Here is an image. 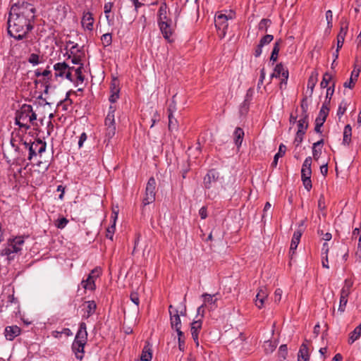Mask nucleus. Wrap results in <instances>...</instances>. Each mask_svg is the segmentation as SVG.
<instances>
[{
	"label": "nucleus",
	"instance_id": "nucleus-31",
	"mask_svg": "<svg viewBox=\"0 0 361 361\" xmlns=\"http://www.w3.org/2000/svg\"><path fill=\"white\" fill-rule=\"evenodd\" d=\"M114 216L112 217L114 219L113 224L111 226L108 227V228L106 230V238L110 240H113L114 233L115 229H116V220L117 216H118L117 212H114Z\"/></svg>",
	"mask_w": 361,
	"mask_h": 361
},
{
	"label": "nucleus",
	"instance_id": "nucleus-12",
	"mask_svg": "<svg viewBox=\"0 0 361 361\" xmlns=\"http://www.w3.org/2000/svg\"><path fill=\"white\" fill-rule=\"evenodd\" d=\"M268 292L265 287H261L256 295L255 305L259 309H262L264 306V301L267 298Z\"/></svg>",
	"mask_w": 361,
	"mask_h": 361
},
{
	"label": "nucleus",
	"instance_id": "nucleus-64",
	"mask_svg": "<svg viewBox=\"0 0 361 361\" xmlns=\"http://www.w3.org/2000/svg\"><path fill=\"white\" fill-rule=\"evenodd\" d=\"M36 119H37V115L32 110V112L29 114L28 122H30L32 125L34 126L35 121H36Z\"/></svg>",
	"mask_w": 361,
	"mask_h": 361
},
{
	"label": "nucleus",
	"instance_id": "nucleus-59",
	"mask_svg": "<svg viewBox=\"0 0 361 361\" xmlns=\"http://www.w3.org/2000/svg\"><path fill=\"white\" fill-rule=\"evenodd\" d=\"M130 298L134 304H135L136 305H139L140 299L138 294L137 293H132L130 295Z\"/></svg>",
	"mask_w": 361,
	"mask_h": 361
},
{
	"label": "nucleus",
	"instance_id": "nucleus-23",
	"mask_svg": "<svg viewBox=\"0 0 361 361\" xmlns=\"http://www.w3.org/2000/svg\"><path fill=\"white\" fill-rule=\"evenodd\" d=\"M353 285V282L350 279H345L344 285L341 290V295L342 297L348 298L350 294L351 288Z\"/></svg>",
	"mask_w": 361,
	"mask_h": 361
},
{
	"label": "nucleus",
	"instance_id": "nucleus-30",
	"mask_svg": "<svg viewBox=\"0 0 361 361\" xmlns=\"http://www.w3.org/2000/svg\"><path fill=\"white\" fill-rule=\"evenodd\" d=\"M235 142L237 146H240L242 144L243 139L244 137V131L241 128H236L234 131Z\"/></svg>",
	"mask_w": 361,
	"mask_h": 361
},
{
	"label": "nucleus",
	"instance_id": "nucleus-17",
	"mask_svg": "<svg viewBox=\"0 0 361 361\" xmlns=\"http://www.w3.org/2000/svg\"><path fill=\"white\" fill-rule=\"evenodd\" d=\"M20 334V329L18 326H7L5 329V336L8 341H13Z\"/></svg>",
	"mask_w": 361,
	"mask_h": 361
},
{
	"label": "nucleus",
	"instance_id": "nucleus-13",
	"mask_svg": "<svg viewBox=\"0 0 361 361\" xmlns=\"http://www.w3.org/2000/svg\"><path fill=\"white\" fill-rule=\"evenodd\" d=\"M32 107L29 104H24L22 106L20 109L16 112V114L18 116V120H21L23 122L27 123L28 122V116L29 114L32 112Z\"/></svg>",
	"mask_w": 361,
	"mask_h": 361
},
{
	"label": "nucleus",
	"instance_id": "nucleus-10",
	"mask_svg": "<svg viewBox=\"0 0 361 361\" xmlns=\"http://www.w3.org/2000/svg\"><path fill=\"white\" fill-rule=\"evenodd\" d=\"M310 341L307 339H305V341L300 347V350L298 353V361H309L310 355L309 353V348L307 343Z\"/></svg>",
	"mask_w": 361,
	"mask_h": 361
},
{
	"label": "nucleus",
	"instance_id": "nucleus-39",
	"mask_svg": "<svg viewBox=\"0 0 361 361\" xmlns=\"http://www.w3.org/2000/svg\"><path fill=\"white\" fill-rule=\"evenodd\" d=\"M276 348V345L274 344L271 341H267L264 342V348L266 353H272Z\"/></svg>",
	"mask_w": 361,
	"mask_h": 361
},
{
	"label": "nucleus",
	"instance_id": "nucleus-56",
	"mask_svg": "<svg viewBox=\"0 0 361 361\" xmlns=\"http://www.w3.org/2000/svg\"><path fill=\"white\" fill-rule=\"evenodd\" d=\"M279 354L280 355L283 357V358H286V356L288 353V348H287V345H281L280 347H279Z\"/></svg>",
	"mask_w": 361,
	"mask_h": 361
},
{
	"label": "nucleus",
	"instance_id": "nucleus-51",
	"mask_svg": "<svg viewBox=\"0 0 361 361\" xmlns=\"http://www.w3.org/2000/svg\"><path fill=\"white\" fill-rule=\"evenodd\" d=\"M28 61L33 64L37 65L39 63V56L37 54H31L29 56Z\"/></svg>",
	"mask_w": 361,
	"mask_h": 361
},
{
	"label": "nucleus",
	"instance_id": "nucleus-49",
	"mask_svg": "<svg viewBox=\"0 0 361 361\" xmlns=\"http://www.w3.org/2000/svg\"><path fill=\"white\" fill-rule=\"evenodd\" d=\"M300 107L302 109L301 115L302 116L308 115V114H307L308 104H307L306 97H305L302 99L301 104H300Z\"/></svg>",
	"mask_w": 361,
	"mask_h": 361
},
{
	"label": "nucleus",
	"instance_id": "nucleus-57",
	"mask_svg": "<svg viewBox=\"0 0 361 361\" xmlns=\"http://www.w3.org/2000/svg\"><path fill=\"white\" fill-rule=\"evenodd\" d=\"M111 8H112L111 3H107V4H104V13L106 14V19L108 21L109 20V16L108 14L111 12Z\"/></svg>",
	"mask_w": 361,
	"mask_h": 361
},
{
	"label": "nucleus",
	"instance_id": "nucleus-58",
	"mask_svg": "<svg viewBox=\"0 0 361 361\" xmlns=\"http://www.w3.org/2000/svg\"><path fill=\"white\" fill-rule=\"evenodd\" d=\"M282 290L280 288H277L274 292V301L276 302H280L282 296Z\"/></svg>",
	"mask_w": 361,
	"mask_h": 361
},
{
	"label": "nucleus",
	"instance_id": "nucleus-52",
	"mask_svg": "<svg viewBox=\"0 0 361 361\" xmlns=\"http://www.w3.org/2000/svg\"><path fill=\"white\" fill-rule=\"evenodd\" d=\"M15 123L18 125L20 128H25V130H28L30 128V126L27 123L23 122L21 120H18V116L16 115Z\"/></svg>",
	"mask_w": 361,
	"mask_h": 361
},
{
	"label": "nucleus",
	"instance_id": "nucleus-29",
	"mask_svg": "<svg viewBox=\"0 0 361 361\" xmlns=\"http://www.w3.org/2000/svg\"><path fill=\"white\" fill-rule=\"evenodd\" d=\"M348 22L345 19H342L341 21L340 31H339L337 37H340V39H341V38L345 39V37L348 32Z\"/></svg>",
	"mask_w": 361,
	"mask_h": 361
},
{
	"label": "nucleus",
	"instance_id": "nucleus-32",
	"mask_svg": "<svg viewBox=\"0 0 361 361\" xmlns=\"http://www.w3.org/2000/svg\"><path fill=\"white\" fill-rule=\"evenodd\" d=\"M152 357V353L150 348L148 345H145L143 348L142 355L140 357L141 361H151Z\"/></svg>",
	"mask_w": 361,
	"mask_h": 361
},
{
	"label": "nucleus",
	"instance_id": "nucleus-26",
	"mask_svg": "<svg viewBox=\"0 0 361 361\" xmlns=\"http://www.w3.org/2000/svg\"><path fill=\"white\" fill-rule=\"evenodd\" d=\"M286 151V146L281 143L279 145V152L275 154V156L274 157V160L271 163V166L276 167L277 166L278 160H279V157H282L285 154Z\"/></svg>",
	"mask_w": 361,
	"mask_h": 361
},
{
	"label": "nucleus",
	"instance_id": "nucleus-43",
	"mask_svg": "<svg viewBox=\"0 0 361 361\" xmlns=\"http://www.w3.org/2000/svg\"><path fill=\"white\" fill-rule=\"evenodd\" d=\"M305 134V132L301 131V130H298L294 140V144L296 147H298L301 144Z\"/></svg>",
	"mask_w": 361,
	"mask_h": 361
},
{
	"label": "nucleus",
	"instance_id": "nucleus-50",
	"mask_svg": "<svg viewBox=\"0 0 361 361\" xmlns=\"http://www.w3.org/2000/svg\"><path fill=\"white\" fill-rule=\"evenodd\" d=\"M115 125V115L108 113L105 118V126Z\"/></svg>",
	"mask_w": 361,
	"mask_h": 361
},
{
	"label": "nucleus",
	"instance_id": "nucleus-2",
	"mask_svg": "<svg viewBox=\"0 0 361 361\" xmlns=\"http://www.w3.org/2000/svg\"><path fill=\"white\" fill-rule=\"evenodd\" d=\"M222 178L219 172L214 169L208 171L203 179V185L205 189V194L209 199H214L219 194V188H216V183Z\"/></svg>",
	"mask_w": 361,
	"mask_h": 361
},
{
	"label": "nucleus",
	"instance_id": "nucleus-38",
	"mask_svg": "<svg viewBox=\"0 0 361 361\" xmlns=\"http://www.w3.org/2000/svg\"><path fill=\"white\" fill-rule=\"evenodd\" d=\"M178 334V348L180 351H183L185 348V336L182 331H176Z\"/></svg>",
	"mask_w": 361,
	"mask_h": 361
},
{
	"label": "nucleus",
	"instance_id": "nucleus-16",
	"mask_svg": "<svg viewBox=\"0 0 361 361\" xmlns=\"http://www.w3.org/2000/svg\"><path fill=\"white\" fill-rule=\"evenodd\" d=\"M82 26L90 31L93 29L94 18L92 14L90 12H86L83 13L82 20Z\"/></svg>",
	"mask_w": 361,
	"mask_h": 361
},
{
	"label": "nucleus",
	"instance_id": "nucleus-1",
	"mask_svg": "<svg viewBox=\"0 0 361 361\" xmlns=\"http://www.w3.org/2000/svg\"><path fill=\"white\" fill-rule=\"evenodd\" d=\"M35 8L32 4L25 1L14 4L10 10L8 18V33L18 40L23 39L33 26Z\"/></svg>",
	"mask_w": 361,
	"mask_h": 361
},
{
	"label": "nucleus",
	"instance_id": "nucleus-14",
	"mask_svg": "<svg viewBox=\"0 0 361 361\" xmlns=\"http://www.w3.org/2000/svg\"><path fill=\"white\" fill-rule=\"evenodd\" d=\"M111 95L109 97V101L111 103H114L117 101L119 97L120 88L118 87V81L116 79H114L110 86Z\"/></svg>",
	"mask_w": 361,
	"mask_h": 361
},
{
	"label": "nucleus",
	"instance_id": "nucleus-15",
	"mask_svg": "<svg viewBox=\"0 0 361 361\" xmlns=\"http://www.w3.org/2000/svg\"><path fill=\"white\" fill-rule=\"evenodd\" d=\"M283 78V80H288V71L286 69L282 63H279L274 68L273 73L271 75V78Z\"/></svg>",
	"mask_w": 361,
	"mask_h": 361
},
{
	"label": "nucleus",
	"instance_id": "nucleus-41",
	"mask_svg": "<svg viewBox=\"0 0 361 361\" xmlns=\"http://www.w3.org/2000/svg\"><path fill=\"white\" fill-rule=\"evenodd\" d=\"M101 40L104 44V47H108L111 45L112 42L111 35L110 33L104 34L101 37Z\"/></svg>",
	"mask_w": 361,
	"mask_h": 361
},
{
	"label": "nucleus",
	"instance_id": "nucleus-55",
	"mask_svg": "<svg viewBox=\"0 0 361 361\" xmlns=\"http://www.w3.org/2000/svg\"><path fill=\"white\" fill-rule=\"evenodd\" d=\"M302 183H303L305 188L307 191H310L312 187L311 178H306L302 179Z\"/></svg>",
	"mask_w": 361,
	"mask_h": 361
},
{
	"label": "nucleus",
	"instance_id": "nucleus-25",
	"mask_svg": "<svg viewBox=\"0 0 361 361\" xmlns=\"http://www.w3.org/2000/svg\"><path fill=\"white\" fill-rule=\"evenodd\" d=\"M175 96L173 97L171 103L169 104L168 108V113H169V129H171L172 126V118H173V114L174 111H176V102L174 99Z\"/></svg>",
	"mask_w": 361,
	"mask_h": 361
},
{
	"label": "nucleus",
	"instance_id": "nucleus-46",
	"mask_svg": "<svg viewBox=\"0 0 361 361\" xmlns=\"http://www.w3.org/2000/svg\"><path fill=\"white\" fill-rule=\"evenodd\" d=\"M347 303H348V298L340 296L338 311L341 312H343L345 311V306H346Z\"/></svg>",
	"mask_w": 361,
	"mask_h": 361
},
{
	"label": "nucleus",
	"instance_id": "nucleus-61",
	"mask_svg": "<svg viewBox=\"0 0 361 361\" xmlns=\"http://www.w3.org/2000/svg\"><path fill=\"white\" fill-rule=\"evenodd\" d=\"M264 78H265V70L263 68L260 71V77H259L258 84H257L258 88H259L260 85H262L263 84Z\"/></svg>",
	"mask_w": 361,
	"mask_h": 361
},
{
	"label": "nucleus",
	"instance_id": "nucleus-20",
	"mask_svg": "<svg viewBox=\"0 0 361 361\" xmlns=\"http://www.w3.org/2000/svg\"><path fill=\"white\" fill-rule=\"evenodd\" d=\"M68 68V65L66 63H56L54 66V69L55 71V77H63Z\"/></svg>",
	"mask_w": 361,
	"mask_h": 361
},
{
	"label": "nucleus",
	"instance_id": "nucleus-18",
	"mask_svg": "<svg viewBox=\"0 0 361 361\" xmlns=\"http://www.w3.org/2000/svg\"><path fill=\"white\" fill-rule=\"evenodd\" d=\"M301 235H302V233L300 231H296L293 233L291 243H290V259H293V255L295 253V250L298 247V245L300 240Z\"/></svg>",
	"mask_w": 361,
	"mask_h": 361
},
{
	"label": "nucleus",
	"instance_id": "nucleus-53",
	"mask_svg": "<svg viewBox=\"0 0 361 361\" xmlns=\"http://www.w3.org/2000/svg\"><path fill=\"white\" fill-rule=\"evenodd\" d=\"M326 19L327 21V26L329 28L332 27L333 13L331 10H328L326 12Z\"/></svg>",
	"mask_w": 361,
	"mask_h": 361
},
{
	"label": "nucleus",
	"instance_id": "nucleus-35",
	"mask_svg": "<svg viewBox=\"0 0 361 361\" xmlns=\"http://www.w3.org/2000/svg\"><path fill=\"white\" fill-rule=\"evenodd\" d=\"M166 4H163L160 7H159V23L161 22V21H166V20H169L168 18H167V16H166Z\"/></svg>",
	"mask_w": 361,
	"mask_h": 361
},
{
	"label": "nucleus",
	"instance_id": "nucleus-44",
	"mask_svg": "<svg viewBox=\"0 0 361 361\" xmlns=\"http://www.w3.org/2000/svg\"><path fill=\"white\" fill-rule=\"evenodd\" d=\"M101 274H102L101 268L100 267H95L89 274L88 277L94 281L95 279L97 278H98Z\"/></svg>",
	"mask_w": 361,
	"mask_h": 361
},
{
	"label": "nucleus",
	"instance_id": "nucleus-8",
	"mask_svg": "<svg viewBox=\"0 0 361 361\" xmlns=\"http://www.w3.org/2000/svg\"><path fill=\"white\" fill-rule=\"evenodd\" d=\"M329 112V108L327 107L325 105H322L318 116L316 118L315 120V127H314V131L317 133H322L321 128L324 125V122L326 121V117Z\"/></svg>",
	"mask_w": 361,
	"mask_h": 361
},
{
	"label": "nucleus",
	"instance_id": "nucleus-47",
	"mask_svg": "<svg viewBox=\"0 0 361 361\" xmlns=\"http://www.w3.org/2000/svg\"><path fill=\"white\" fill-rule=\"evenodd\" d=\"M316 82H317V79L314 78L313 76H310L308 80V82H307V88L310 90V96L313 93V90H314V86L316 85Z\"/></svg>",
	"mask_w": 361,
	"mask_h": 361
},
{
	"label": "nucleus",
	"instance_id": "nucleus-21",
	"mask_svg": "<svg viewBox=\"0 0 361 361\" xmlns=\"http://www.w3.org/2000/svg\"><path fill=\"white\" fill-rule=\"evenodd\" d=\"M85 313L82 317L87 319L95 312L97 305L94 300L87 301L85 302Z\"/></svg>",
	"mask_w": 361,
	"mask_h": 361
},
{
	"label": "nucleus",
	"instance_id": "nucleus-7",
	"mask_svg": "<svg viewBox=\"0 0 361 361\" xmlns=\"http://www.w3.org/2000/svg\"><path fill=\"white\" fill-rule=\"evenodd\" d=\"M232 15L226 16L224 13H218L215 16V26L217 30L221 31V33L220 34L221 36H225L226 31L228 26V20L229 19H232Z\"/></svg>",
	"mask_w": 361,
	"mask_h": 361
},
{
	"label": "nucleus",
	"instance_id": "nucleus-62",
	"mask_svg": "<svg viewBox=\"0 0 361 361\" xmlns=\"http://www.w3.org/2000/svg\"><path fill=\"white\" fill-rule=\"evenodd\" d=\"M87 136L85 133H82L80 135V136L79 137V140H78V147H79V148H81L82 147L83 143L87 140Z\"/></svg>",
	"mask_w": 361,
	"mask_h": 361
},
{
	"label": "nucleus",
	"instance_id": "nucleus-27",
	"mask_svg": "<svg viewBox=\"0 0 361 361\" xmlns=\"http://www.w3.org/2000/svg\"><path fill=\"white\" fill-rule=\"evenodd\" d=\"M308 115H300V118L298 121V130H301V131L306 133L308 128Z\"/></svg>",
	"mask_w": 361,
	"mask_h": 361
},
{
	"label": "nucleus",
	"instance_id": "nucleus-24",
	"mask_svg": "<svg viewBox=\"0 0 361 361\" xmlns=\"http://www.w3.org/2000/svg\"><path fill=\"white\" fill-rule=\"evenodd\" d=\"M352 128L350 124L346 125L343 130V145H349L351 142Z\"/></svg>",
	"mask_w": 361,
	"mask_h": 361
},
{
	"label": "nucleus",
	"instance_id": "nucleus-40",
	"mask_svg": "<svg viewBox=\"0 0 361 361\" xmlns=\"http://www.w3.org/2000/svg\"><path fill=\"white\" fill-rule=\"evenodd\" d=\"M271 25V20L267 18H263L260 20L258 28L259 30L267 31L268 27Z\"/></svg>",
	"mask_w": 361,
	"mask_h": 361
},
{
	"label": "nucleus",
	"instance_id": "nucleus-28",
	"mask_svg": "<svg viewBox=\"0 0 361 361\" xmlns=\"http://www.w3.org/2000/svg\"><path fill=\"white\" fill-rule=\"evenodd\" d=\"M361 336V324L357 326L350 334L348 343L352 344Z\"/></svg>",
	"mask_w": 361,
	"mask_h": 361
},
{
	"label": "nucleus",
	"instance_id": "nucleus-63",
	"mask_svg": "<svg viewBox=\"0 0 361 361\" xmlns=\"http://www.w3.org/2000/svg\"><path fill=\"white\" fill-rule=\"evenodd\" d=\"M264 46H260V44L259 43L254 51V56L255 57H259L262 54V47Z\"/></svg>",
	"mask_w": 361,
	"mask_h": 361
},
{
	"label": "nucleus",
	"instance_id": "nucleus-5",
	"mask_svg": "<svg viewBox=\"0 0 361 361\" xmlns=\"http://www.w3.org/2000/svg\"><path fill=\"white\" fill-rule=\"evenodd\" d=\"M156 185L157 183L154 178H149L146 185L145 193L142 200L143 206L148 205L154 202L156 195Z\"/></svg>",
	"mask_w": 361,
	"mask_h": 361
},
{
	"label": "nucleus",
	"instance_id": "nucleus-48",
	"mask_svg": "<svg viewBox=\"0 0 361 361\" xmlns=\"http://www.w3.org/2000/svg\"><path fill=\"white\" fill-rule=\"evenodd\" d=\"M274 39V36L271 35H267L264 36L259 41L260 46H264L265 44H269Z\"/></svg>",
	"mask_w": 361,
	"mask_h": 361
},
{
	"label": "nucleus",
	"instance_id": "nucleus-4",
	"mask_svg": "<svg viewBox=\"0 0 361 361\" xmlns=\"http://www.w3.org/2000/svg\"><path fill=\"white\" fill-rule=\"evenodd\" d=\"M24 244V239L22 236L16 237L9 242L6 247L1 250V257L4 258V261L10 262L14 259L16 254L22 250V245Z\"/></svg>",
	"mask_w": 361,
	"mask_h": 361
},
{
	"label": "nucleus",
	"instance_id": "nucleus-6",
	"mask_svg": "<svg viewBox=\"0 0 361 361\" xmlns=\"http://www.w3.org/2000/svg\"><path fill=\"white\" fill-rule=\"evenodd\" d=\"M46 147L47 143L45 142L40 139L35 140L29 146L27 159L31 161L37 155L41 156L46 151Z\"/></svg>",
	"mask_w": 361,
	"mask_h": 361
},
{
	"label": "nucleus",
	"instance_id": "nucleus-3",
	"mask_svg": "<svg viewBox=\"0 0 361 361\" xmlns=\"http://www.w3.org/2000/svg\"><path fill=\"white\" fill-rule=\"evenodd\" d=\"M87 341V326L85 322H81L71 347L76 358L80 360H82L83 358L84 348Z\"/></svg>",
	"mask_w": 361,
	"mask_h": 361
},
{
	"label": "nucleus",
	"instance_id": "nucleus-54",
	"mask_svg": "<svg viewBox=\"0 0 361 361\" xmlns=\"http://www.w3.org/2000/svg\"><path fill=\"white\" fill-rule=\"evenodd\" d=\"M312 170L309 169H302L301 170V178H311Z\"/></svg>",
	"mask_w": 361,
	"mask_h": 361
},
{
	"label": "nucleus",
	"instance_id": "nucleus-33",
	"mask_svg": "<svg viewBox=\"0 0 361 361\" xmlns=\"http://www.w3.org/2000/svg\"><path fill=\"white\" fill-rule=\"evenodd\" d=\"M281 43V39L275 42L271 54L270 61H272L273 62H276L277 61Z\"/></svg>",
	"mask_w": 361,
	"mask_h": 361
},
{
	"label": "nucleus",
	"instance_id": "nucleus-11",
	"mask_svg": "<svg viewBox=\"0 0 361 361\" xmlns=\"http://www.w3.org/2000/svg\"><path fill=\"white\" fill-rule=\"evenodd\" d=\"M173 306L169 305V312H170V320H171V326L173 329H175L176 331H181V320L180 316L178 313V310H175V314H172L171 309H173Z\"/></svg>",
	"mask_w": 361,
	"mask_h": 361
},
{
	"label": "nucleus",
	"instance_id": "nucleus-42",
	"mask_svg": "<svg viewBox=\"0 0 361 361\" xmlns=\"http://www.w3.org/2000/svg\"><path fill=\"white\" fill-rule=\"evenodd\" d=\"M106 137H107L108 139H111L114 136L116 133V126L110 125L106 126Z\"/></svg>",
	"mask_w": 361,
	"mask_h": 361
},
{
	"label": "nucleus",
	"instance_id": "nucleus-36",
	"mask_svg": "<svg viewBox=\"0 0 361 361\" xmlns=\"http://www.w3.org/2000/svg\"><path fill=\"white\" fill-rule=\"evenodd\" d=\"M217 294H215L213 295L208 294V293L202 294V297L204 298V303L203 304L206 305V303H208L209 305H213L216 306V302L217 301V299L216 298L214 299V297Z\"/></svg>",
	"mask_w": 361,
	"mask_h": 361
},
{
	"label": "nucleus",
	"instance_id": "nucleus-9",
	"mask_svg": "<svg viewBox=\"0 0 361 361\" xmlns=\"http://www.w3.org/2000/svg\"><path fill=\"white\" fill-rule=\"evenodd\" d=\"M171 20L161 21L159 23L161 32L164 37L169 42L173 41L171 37L173 34L172 28L171 27Z\"/></svg>",
	"mask_w": 361,
	"mask_h": 361
},
{
	"label": "nucleus",
	"instance_id": "nucleus-34",
	"mask_svg": "<svg viewBox=\"0 0 361 361\" xmlns=\"http://www.w3.org/2000/svg\"><path fill=\"white\" fill-rule=\"evenodd\" d=\"M81 285L83 288L94 290L96 288L95 283L93 280L90 279L88 276L85 280H82Z\"/></svg>",
	"mask_w": 361,
	"mask_h": 361
},
{
	"label": "nucleus",
	"instance_id": "nucleus-19",
	"mask_svg": "<svg viewBox=\"0 0 361 361\" xmlns=\"http://www.w3.org/2000/svg\"><path fill=\"white\" fill-rule=\"evenodd\" d=\"M360 72V68L355 69V68L354 70L351 72V75H350V78L349 80L344 82L343 86L345 87L353 89L355 85L356 81L357 80Z\"/></svg>",
	"mask_w": 361,
	"mask_h": 361
},
{
	"label": "nucleus",
	"instance_id": "nucleus-60",
	"mask_svg": "<svg viewBox=\"0 0 361 361\" xmlns=\"http://www.w3.org/2000/svg\"><path fill=\"white\" fill-rule=\"evenodd\" d=\"M311 164H312V157H308L305 159L302 169H311Z\"/></svg>",
	"mask_w": 361,
	"mask_h": 361
},
{
	"label": "nucleus",
	"instance_id": "nucleus-37",
	"mask_svg": "<svg viewBox=\"0 0 361 361\" xmlns=\"http://www.w3.org/2000/svg\"><path fill=\"white\" fill-rule=\"evenodd\" d=\"M332 79V75L329 73H325L323 75L322 80L320 83L321 88H326L329 85Z\"/></svg>",
	"mask_w": 361,
	"mask_h": 361
},
{
	"label": "nucleus",
	"instance_id": "nucleus-22",
	"mask_svg": "<svg viewBox=\"0 0 361 361\" xmlns=\"http://www.w3.org/2000/svg\"><path fill=\"white\" fill-rule=\"evenodd\" d=\"M202 322L201 319H198L194 321L191 324L190 331L192 339L194 341H197V336L199 334V331L202 328Z\"/></svg>",
	"mask_w": 361,
	"mask_h": 361
},
{
	"label": "nucleus",
	"instance_id": "nucleus-45",
	"mask_svg": "<svg viewBox=\"0 0 361 361\" xmlns=\"http://www.w3.org/2000/svg\"><path fill=\"white\" fill-rule=\"evenodd\" d=\"M68 223V220L65 217H62L56 220L55 225L58 228L63 229L66 227Z\"/></svg>",
	"mask_w": 361,
	"mask_h": 361
}]
</instances>
